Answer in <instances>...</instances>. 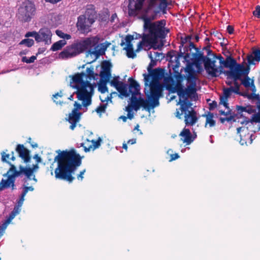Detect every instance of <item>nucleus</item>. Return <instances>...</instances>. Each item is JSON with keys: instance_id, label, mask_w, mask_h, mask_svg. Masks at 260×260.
Masks as SVG:
<instances>
[{"instance_id": "de8ad7c7", "label": "nucleus", "mask_w": 260, "mask_h": 260, "mask_svg": "<svg viewBox=\"0 0 260 260\" xmlns=\"http://www.w3.org/2000/svg\"><path fill=\"white\" fill-rule=\"evenodd\" d=\"M235 115H230L229 116H228L226 117H220L219 118V120L221 123H223L225 121L228 122L231 121L232 120H233L234 121H235Z\"/></svg>"}, {"instance_id": "f03ea898", "label": "nucleus", "mask_w": 260, "mask_h": 260, "mask_svg": "<svg viewBox=\"0 0 260 260\" xmlns=\"http://www.w3.org/2000/svg\"><path fill=\"white\" fill-rule=\"evenodd\" d=\"M98 76V74L94 73L92 66L87 67L85 72L77 73L71 76L70 86L77 89L74 93L79 100L82 101L84 107H87L91 103L94 88L90 81L97 79Z\"/></svg>"}, {"instance_id": "b1692460", "label": "nucleus", "mask_w": 260, "mask_h": 260, "mask_svg": "<svg viewBox=\"0 0 260 260\" xmlns=\"http://www.w3.org/2000/svg\"><path fill=\"white\" fill-rule=\"evenodd\" d=\"M102 139L99 137L97 140H92L91 142L92 144L87 145L86 143H81L80 147H83L85 152H87L89 151L91 149L94 150L98 148L101 145Z\"/></svg>"}, {"instance_id": "39448f33", "label": "nucleus", "mask_w": 260, "mask_h": 260, "mask_svg": "<svg viewBox=\"0 0 260 260\" xmlns=\"http://www.w3.org/2000/svg\"><path fill=\"white\" fill-rule=\"evenodd\" d=\"M148 73V75L144 74L145 85H148V82H150V91L160 98L162 94V86L159 81L164 76V70L158 68Z\"/></svg>"}, {"instance_id": "473e14b6", "label": "nucleus", "mask_w": 260, "mask_h": 260, "mask_svg": "<svg viewBox=\"0 0 260 260\" xmlns=\"http://www.w3.org/2000/svg\"><path fill=\"white\" fill-rule=\"evenodd\" d=\"M197 89L196 87L188 86L187 88L184 89L183 92V98L186 99L187 97L195 93H196Z\"/></svg>"}, {"instance_id": "79ce46f5", "label": "nucleus", "mask_w": 260, "mask_h": 260, "mask_svg": "<svg viewBox=\"0 0 260 260\" xmlns=\"http://www.w3.org/2000/svg\"><path fill=\"white\" fill-rule=\"evenodd\" d=\"M148 55H149V57L150 58L151 60H150V62L149 63L148 67L147 68V70H148V72H150V71H151L153 70L152 69L153 67H154L155 66H156V62L157 60L152 58V55L151 54H149Z\"/></svg>"}, {"instance_id": "8fccbe9b", "label": "nucleus", "mask_w": 260, "mask_h": 260, "mask_svg": "<svg viewBox=\"0 0 260 260\" xmlns=\"http://www.w3.org/2000/svg\"><path fill=\"white\" fill-rule=\"evenodd\" d=\"M149 54H151L152 55V58L155 59L156 60H158L160 59V56H161L162 54L161 53H159L157 52H150Z\"/></svg>"}, {"instance_id": "49530a36", "label": "nucleus", "mask_w": 260, "mask_h": 260, "mask_svg": "<svg viewBox=\"0 0 260 260\" xmlns=\"http://www.w3.org/2000/svg\"><path fill=\"white\" fill-rule=\"evenodd\" d=\"M107 104H101L99 107H98L96 108L95 111L98 113H105L106 111V109L107 108Z\"/></svg>"}, {"instance_id": "6e6d98bb", "label": "nucleus", "mask_w": 260, "mask_h": 260, "mask_svg": "<svg viewBox=\"0 0 260 260\" xmlns=\"http://www.w3.org/2000/svg\"><path fill=\"white\" fill-rule=\"evenodd\" d=\"M236 109L239 114H241L243 112H246V107H244L242 106H237Z\"/></svg>"}, {"instance_id": "bf43d9fd", "label": "nucleus", "mask_w": 260, "mask_h": 260, "mask_svg": "<svg viewBox=\"0 0 260 260\" xmlns=\"http://www.w3.org/2000/svg\"><path fill=\"white\" fill-rule=\"evenodd\" d=\"M15 214L13 213H10L8 218L5 220V222H6L7 224H9L12 220L15 217Z\"/></svg>"}, {"instance_id": "9d476101", "label": "nucleus", "mask_w": 260, "mask_h": 260, "mask_svg": "<svg viewBox=\"0 0 260 260\" xmlns=\"http://www.w3.org/2000/svg\"><path fill=\"white\" fill-rule=\"evenodd\" d=\"M242 67L239 66L236 69L235 71H230L229 75L233 79L234 82V84L235 87H233V89L234 90V93L240 94L239 88L240 85L237 82L238 80H240L242 76H247L248 75L250 71L249 66H247L245 69H241Z\"/></svg>"}, {"instance_id": "2f4dec72", "label": "nucleus", "mask_w": 260, "mask_h": 260, "mask_svg": "<svg viewBox=\"0 0 260 260\" xmlns=\"http://www.w3.org/2000/svg\"><path fill=\"white\" fill-rule=\"evenodd\" d=\"M16 173L19 176L21 174H24L27 178H29L32 175V168H24L22 166H20L19 173Z\"/></svg>"}, {"instance_id": "4d7b16f0", "label": "nucleus", "mask_w": 260, "mask_h": 260, "mask_svg": "<svg viewBox=\"0 0 260 260\" xmlns=\"http://www.w3.org/2000/svg\"><path fill=\"white\" fill-rule=\"evenodd\" d=\"M146 43V41H144L143 39H142V41L139 42L137 45V48L135 52H139L142 48L143 46L144 45V43Z\"/></svg>"}, {"instance_id": "f8f14e48", "label": "nucleus", "mask_w": 260, "mask_h": 260, "mask_svg": "<svg viewBox=\"0 0 260 260\" xmlns=\"http://www.w3.org/2000/svg\"><path fill=\"white\" fill-rule=\"evenodd\" d=\"M145 0H128L127 10L129 17H136L142 9Z\"/></svg>"}, {"instance_id": "a878e982", "label": "nucleus", "mask_w": 260, "mask_h": 260, "mask_svg": "<svg viewBox=\"0 0 260 260\" xmlns=\"http://www.w3.org/2000/svg\"><path fill=\"white\" fill-rule=\"evenodd\" d=\"M8 175L7 179H3L0 184V189L3 190L4 188H9L10 186H12V189H14V182L15 179L13 176Z\"/></svg>"}, {"instance_id": "5701e85b", "label": "nucleus", "mask_w": 260, "mask_h": 260, "mask_svg": "<svg viewBox=\"0 0 260 260\" xmlns=\"http://www.w3.org/2000/svg\"><path fill=\"white\" fill-rule=\"evenodd\" d=\"M180 136L181 137V141H182L184 143H186V145L191 144L194 139L190 130L188 128H184L180 134Z\"/></svg>"}, {"instance_id": "423d86ee", "label": "nucleus", "mask_w": 260, "mask_h": 260, "mask_svg": "<svg viewBox=\"0 0 260 260\" xmlns=\"http://www.w3.org/2000/svg\"><path fill=\"white\" fill-rule=\"evenodd\" d=\"M189 106L187 104H182L180 106V110H177L176 112V116L179 118L181 119L182 116L184 114V122L186 125L192 126L198 120L197 116V113L194 110L191 111L188 110Z\"/></svg>"}, {"instance_id": "5fc2aeb1", "label": "nucleus", "mask_w": 260, "mask_h": 260, "mask_svg": "<svg viewBox=\"0 0 260 260\" xmlns=\"http://www.w3.org/2000/svg\"><path fill=\"white\" fill-rule=\"evenodd\" d=\"M246 112L248 114H252L256 112V109L252 106H246Z\"/></svg>"}, {"instance_id": "f257e3e1", "label": "nucleus", "mask_w": 260, "mask_h": 260, "mask_svg": "<svg viewBox=\"0 0 260 260\" xmlns=\"http://www.w3.org/2000/svg\"><path fill=\"white\" fill-rule=\"evenodd\" d=\"M58 154L54 158L57 167L54 170L55 177L57 179L72 183L75 179L72 174L82 164V157L75 149L56 151Z\"/></svg>"}, {"instance_id": "a19ab883", "label": "nucleus", "mask_w": 260, "mask_h": 260, "mask_svg": "<svg viewBox=\"0 0 260 260\" xmlns=\"http://www.w3.org/2000/svg\"><path fill=\"white\" fill-rule=\"evenodd\" d=\"M191 36L190 35H188L185 36V37L183 38L181 37V45L180 46V50L181 51V47H184V45L186 44L187 42H189L191 40Z\"/></svg>"}, {"instance_id": "c85d7f7f", "label": "nucleus", "mask_w": 260, "mask_h": 260, "mask_svg": "<svg viewBox=\"0 0 260 260\" xmlns=\"http://www.w3.org/2000/svg\"><path fill=\"white\" fill-rule=\"evenodd\" d=\"M198 47H196L195 45L193 42L190 41L189 42V45H185L184 47V52H182L180 51L179 56H182L184 54H185V55L184 56V58L185 59H187L189 57V53H188L187 52L188 51V50H191L192 49H194L196 51H198Z\"/></svg>"}, {"instance_id": "4468645a", "label": "nucleus", "mask_w": 260, "mask_h": 260, "mask_svg": "<svg viewBox=\"0 0 260 260\" xmlns=\"http://www.w3.org/2000/svg\"><path fill=\"white\" fill-rule=\"evenodd\" d=\"M119 76L114 77L113 79L110 81V85L116 89L119 93V96L128 97L129 96L128 92L129 85L122 81H119Z\"/></svg>"}, {"instance_id": "a211bd4d", "label": "nucleus", "mask_w": 260, "mask_h": 260, "mask_svg": "<svg viewBox=\"0 0 260 260\" xmlns=\"http://www.w3.org/2000/svg\"><path fill=\"white\" fill-rule=\"evenodd\" d=\"M193 61L192 63L194 64L198 69H200L202 68V62L204 63L207 56L204 55L202 50L200 51L198 48V51L193 53Z\"/></svg>"}, {"instance_id": "c756f323", "label": "nucleus", "mask_w": 260, "mask_h": 260, "mask_svg": "<svg viewBox=\"0 0 260 260\" xmlns=\"http://www.w3.org/2000/svg\"><path fill=\"white\" fill-rule=\"evenodd\" d=\"M186 79L188 83V86L196 87L197 77L194 71L190 70L188 72V75Z\"/></svg>"}, {"instance_id": "4c0bfd02", "label": "nucleus", "mask_w": 260, "mask_h": 260, "mask_svg": "<svg viewBox=\"0 0 260 260\" xmlns=\"http://www.w3.org/2000/svg\"><path fill=\"white\" fill-rule=\"evenodd\" d=\"M63 96L61 91L59 92H57L53 95L52 99L56 104L61 105L63 103V101L60 100Z\"/></svg>"}, {"instance_id": "7ed1b4c3", "label": "nucleus", "mask_w": 260, "mask_h": 260, "mask_svg": "<svg viewBox=\"0 0 260 260\" xmlns=\"http://www.w3.org/2000/svg\"><path fill=\"white\" fill-rule=\"evenodd\" d=\"M158 11L154 12V14L150 18H144V31L145 33L143 34L144 41L152 45L157 43L159 39L166 38L169 30L165 27L166 21L165 19L152 22L156 18Z\"/></svg>"}, {"instance_id": "393cba45", "label": "nucleus", "mask_w": 260, "mask_h": 260, "mask_svg": "<svg viewBox=\"0 0 260 260\" xmlns=\"http://www.w3.org/2000/svg\"><path fill=\"white\" fill-rule=\"evenodd\" d=\"M202 116L205 117L206 121L204 127L205 128L212 127L215 126L216 121L214 119V115L211 112H208L202 115Z\"/></svg>"}, {"instance_id": "c03bdc74", "label": "nucleus", "mask_w": 260, "mask_h": 260, "mask_svg": "<svg viewBox=\"0 0 260 260\" xmlns=\"http://www.w3.org/2000/svg\"><path fill=\"white\" fill-rule=\"evenodd\" d=\"M107 82H105V81H103L99 86V91L102 93H104L108 91V87L106 86V83Z\"/></svg>"}, {"instance_id": "4be33fe9", "label": "nucleus", "mask_w": 260, "mask_h": 260, "mask_svg": "<svg viewBox=\"0 0 260 260\" xmlns=\"http://www.w3.org/2000/svg\"><path fill=\"white\" fill-rule=\"evenodd\" d=\"M247 62L248 66L255 64V61H260V49H252V52L250 54H248L247 56Z\"/></svg>"}, {"instance_id": "a18cd8bd", "label": "nucleus", "mask_w": 260, "mask_h": 260, "mask_svg": "<svg viewBox=\"0 0 260 260\" xmlns=\"http://www.w3.org/2000/svg\"><path fill=\"white\" fill-rule=\"evenodd\" d=\"M20 45H25L27 47L32 46V40L30 39H25L22 40L19 43Z\"/></svg>"}, {"instance_id": "ea45409f", "label": "nucleus", "mask_w": 260, "mask_h": 260, "mask_svg": "<svg viewBox=\"0 0 260 260\" xmlns=\"http://www.w3.org/2000/svg\"><path fill=\"white\" fill-rule=\"evenodd\" d=\"M167 7V0H161L159 4L158 9L159 10V12L161 11L163 14L166 13V8Z\"/></svg>"}, {"instance_id": "13d9d810", "label": "nucleus", "mask_w": 260, "mask_h": 260, "mask_svg": "<svg viewBox=\"0 0 260 260\" xmlns=\"http://www.w3.org/2000/svg\"><path fill=\"white\" fill-rule=\"evenodd\" d=\"M9 154H6L5 152H3L2 153V160L3 162H7L8 164L10 162L6 159V158H9Z\"/></svg>"}, {"instance_id": "680f3d73", "label": "nucleus", "mask_w": 260, "mask_h": 260, "mask_svg": "<svg viewBox=\"0 0 260 260\" xmlns=\"http://www.w3.org/2000/svg\"><path fill=\"white\" fill-rule=\"evenodd\" d=\"M22 61L26 62V63L32 62V56L30 57L29 59H28L26 56H23L22 58Z\"/></svg>"}, {"instance_id": "9b49d317", "label": "nucleus", "mask_w": 260, "mask_h": 260, "mask_svg": "<svg viewBox=\"0 0 260 260\" xmlns=\"http://www.w3.org/2000/svg\"><path fill=\"white\" fill-rule=\"evenodd\" d=\"M32 9V4L29 1L24 2L18 9L17 17L18 19L24 22L30 21L31 10Z\"/></svg>"}, {"instance_id": "cd10ccee", "label": "nucleus", "mask_w": 260, "mask_h": 260, "mask_svg": "<svg viewBox=\"0 0 260 260\" xmlns=\"http://www.w3.org/2000/svg\"><path fill=\"white\" fill-rule=\"evenodd\" d=\"M156 11H158V14L159 13V10L158 8L154 7L153 0H151L148 7L145 10V14L143 16V19L144 20V18H150L151 16L153 15Z\"/></svg>"}, {"instance_id": "37998d69", "label": "nucleus", "mask_w": 260, "mask_h": 260, "mask_svg": "<svg viewBox=\"0 0 260 260\" xmlns=\"http://www.w3.org/2000/svg\"><path fill=\"white\" fill-rule=\"evenodd\" d=\"M111 67V64L109 61H104L102 64V71H110Z\"/></svg>"}, {"instance_id": "dca6fc26", "label": "nucleus", "mask_w": 260, "mask_h": 260, "mask_svg": "<svg viewBox=\"0 0 260 260\" xmlns=\"http://www.w3.org/2000/svg\"><path fill=\"white\" fill-rule=\"evenodd\" d=\"M99 39L97 37L86 38L84 40H81L80 42L84 51L88 50L87 52L89 54L90 50H95L98 47Z\"/></svg>"}, {"instance_id": "1a4fd4ad", "label": "nucleus", "mask_w": 260, "mask_h": 260, "mask_svg": "<svg viewBox=\"0 0 260 260\" xmlns=\"http://www.w3.org/2000/svg\"><path fill=\"white\" fill-rule=\"evenodd\" d=\"M83 52L84 50L80 41L67 46L66 49L59 53L58 57L62 59L72 58Z\"/></svg>"}, {"instance_id": "69168bd1", "label": "nucleus", "mask_w": 260, "mask_h": 260, "mask_svg": "<svg viewBox=\"0 0 260 260\" xmlns=\"http://www.w3.org/2000/svg\"><path fill=\"white\" fill-rule=\"evenodd\" d=\"M214 58L218 59L219 61V63H220V65H221V64L222 63L223 60H224V58L221 55H216V54L214 55Z\"/></svg>"}, {"instance_id": "58836bf2", "label": "nucleus", "mask_w": 260, "mask_h": 260, "mask_svg": "<svg viewBox=\"0 0 260 260\" xmlns=\"http://www.w3.org/2000/svg\"><path fill=\"white\" fill-rule=\"evenodd\" d=\"M56 34L60 38L63 39V40H70L71 39V36L69 34H65L60 30H56L55 31Z\"/></svg>"}, {"instance_id": "052dcab7", "label": "nucleus", "mask_w": 260, "mask_h": 260, "mask_svg": "<svg viewBox=\"0 0 260 260\" xmlns=\"http://www.w3.org/2000/svg\"><path fill=\"white\" fill-rule=\"evenodd\" d=\"M86 171V170L85 169H84L83 170L81 171L79 174H78L77 175V179L79 180H80V181H82L84 178L83 177V175L84 174L85 172Z\"/></svg>"}, {"instance_id": "412c9836", "label": "nucleus", "mask_w": 260, "mask_h": 260, "mask_svg": "<svg viewBox=\"0 0 260 260\" xmlns=\"http://www.w3.org/2000/svg\"><path fill=\"white\" fill-rule=\"evenodd\" d=\"M234 90L233 89V86L229 88H224L223 90V95L220 96L219 104H222L226 109H229V104L228 103V98H229Z\"/></svg>"}, {"instance_id": "0e129e2a", "label": "nucleus", "mask_w": 260, "mask_h": 260, "mask_svg": "<svg viewBox=\"0 0 260 260\" xmlns=\"http://www.w3.org/2000/svg\"><path fill=\"white\" fill-rule=\"evenodd\" d=\"M217 102L215 101H212V102L209 104L210 110H212L215 109L217 107Z\"/></svg>"}, {"instance_id": "20e7f679", "label": "nucleus", "mask_w": 260, "mask_h": 260, "mask_svg": "<svg viewBox=\"0 0 260 260\" xmlns=\"http://www.w3.org/2000/svg\"><path fill=\"white\" fill-rule=\"evenodd\" d=\"M128 81L129 84L128 92L129 94H132L131 103L133 109L135 111H138L140 107H142L147 111H150L151 109L154 108L159 105V98L152 94L150 91L149 94L146 93L147 100H145L141 98L138 99L136 95L140 93V86L132 78H129Z\"/></svg>"}, {"instance_id": "6ab92c4d", "label": "nucleus", "mask_w": 260, "mask_h": 260, "mask_svg": "<svg viewBox=\"0 0 260 260\" xmlns=\"http://www.w3.org/2000/svg\"><path fill=\"white\" fill-rule=\"evenodd\" d=\"M221 66L226 68H230L231 71H235L239 66L242 67L241 68L242 70L246 68V67H245L243 64L237 63L236 60L231 56H228L225 60L224 59Z\"/></svg>"}, {"instance_id": "603ef678", "label": "nucleus", "mask_w": 260, "mask_h": 260, "mask_svg": "<svg viewBox=\"0 0 260 260\" xmlns=\"http://www.w3.org/2000/svg\"><path fill=\"white\" fill-rule=\"evenodd\" d=\"M28 190L32 191V186H29L27 187L25 186L24 188V190L21 195L20 198H22V199H24V197L25 196L26 194L28 192Z\"/></svg>"}, {"instance_id": "0eeeda50", "label": "nucleus", "mask_w": 260, "mask_h": 260, "mask_svg": "<svg viewBox=\"0 0 260 260\" xmlns=\"http://www.w3.org/2000/svg\"><path fill=\"white\" fill-rule=\"evenodd\" d=\"M87 12L85 15H80L77 18L76 27L80 33L87 34L91 31V26L95 22L94 15L91 14L88 17L86 16Z\"/></svg>"}, {"instance_id": "864d4df0", "label": "nucleus", "mask_w": 260, "mask_h": 260, "mask_svg": "<svg viewBox=\"0 0 260 260\" xmlns=\"http://www.w3.org/2000/svg\"><path fill=\"white\" fill-rule=\"evenodd\" d=\"M253 15L258 18H260V6L257 5L255 10L253 12Z\"/></svg>"}, {"instance_id": "338daca9", "label": "nucleus", "mask_w": 260, "mask_h": 260, "mask_svg": "<svg viewBox=\"0 0 260 260\" xmlns=\"http://www.w3.org/2000/svg\"><path fill=\"white\" fill-rule=\"evenodd\" d=\"M228 111H226V112H225L224 111H223V110H220L219 111V113L220 115H225V116H228L229 115H231V110L229 109H228Z\"/></svg>"}, {"instance_id": "f3484780", "label": "nucleus", "mask_w": 260, "mask_h": 260, "mask_svg": "<svg viewBox=\"0 0 260 260\" xmlns=\"http://www.w3.org/2000/svg\"><path fill=\"white\" fill-rule=\"evenodd\" d=\"M215 60H211L210 58L208 57L204 63V68L208 74L212 77H217L218 76V70L215 66Z\"/></svg>"}, {"instance_id": "72a5a7b5", "label": "nucleus", "mask_w": 260, "mask_h": 260, "mask_svg": "<svg viewBox=\"0 0 260 260\" xmlns=\"http://www.w3.org/2000/svg\"><path fill=\"white\" fill-rule=\"evenodd\" d=\"M245 78L243 79L241 78L242 84L246 88H248L249 87H253L252 90H255V86L253 83V81H252L251 82L250 79L248 77V75L244 76Z\"/></svg>"}, {"instance_id": "6e6552de", "label": "nucleus", "mask_w": 260, "mask_h": 260, "mask_svg": "<svg viewBox=\"0 0 260 260\" xmlns=\"http://www.w3.org/2000/svg\"><path fill=\"white\" fill-rule=\"evenodd\" d=\"M176 82L173 77H169L168 79V82L166 84V89L169 90L170 93H174L177 92L178 95L180 98H183V92L184 89L181 83V75L178 73L176 75Z\"/></svg>"}, {"instance_id": "3c124183", "label": "nucleus", "mask_w": 260, "mask_h": 260, "mask_svg": "<svg viewBox=\"0 0 260 260\" xmlns=\"http://www.w3.org/2000/svg\"><path fill=\"white\" fill-rule=\"evenodd\" d=\"M125 50L126 51V55L128 58H134L136 56V52L134 51V49H127Z\"/></svg>"}, {"instance_id": "f704fd0d", "label": "nucleus", "mask_w": 260, "mask_h": 260, "mask_svg": "<svg viewBox=\"0 0 260 260\" xmlns=\"http://www.w3.org/2000/svg\"><path fill=\"white\" fill-rule=\"evenodd\" d=\"M10 166L11 168L7 172V173L4 175V176H7V175L10 176H14V178L15 179L16 177L19 176V175H17L16 173H19V171H17L15 166L12 164L11 162L8 163Z\"/></svg>"}, {"instance_id": "e433bc0d", "label": "nucleus", "mask_w": 260, "mask_h": 260, "mask_svg": "<svg viewBox=\"0 0 260 260\" xmlns=\"http://www.w3.org/2000/svg\"><path fill=\"white\" fill-rule=\"evenodd\" d=\"M100 76L103 81H105V82H108L109 81L110 78L111 76V72L107 71H102L100 72Z\"/></svg>"}, {"instance_id": "09e8293b", "label": "nucleus", "mask_w": 260, "mask_h": 260, "mask_svg": "<svg viewBox=\"0 0 260 260\" xmlns=\"http://www.w3.org/2000/svg\"><path fill=\"white\" fill-rule=\"evenodd\" d=\"M34 159H35L37 162V164L34 165V172H35L39 168L38 163L41 162L42 161V159L40 156L38 155V154H35L34 155Z\"/></svg>"}, {"instance_id": "aec40b11", "label": "nucleus", "mask_w": 260, "mask_h": 260, "mask_svg": "<svg viewBox=\"0 0 260 260\" xmlns=\"http://www.w3.org/2000/svg\"><path fill=\"white\" fill-rule=\"evenodd\" d=\"M16 151L19 154V156L23 159L25 162H28L30 161V151L25 148L23 145H17Z\"/></svg>"}, {"instance_id": "ddd939ff", "label": "nucleus", "mask_w": 260, "mask_h": 260, "mask_svg": "<svg viewBox=\"0 0 260 260\" xmlns=\"http://www.w3.org/2000/svg\"><path fill=\"white\" fill-rule=\"evenodd\" d=\"M52 32L46 27L40 29L38 32L34 31V38L38 42H44L45 44L49 45L51 43Z\"/></svg>"}, {"instance_id": "c9c22d12", "label": "nucleus", "mask_w": 260, "mask_h": 260, "mask_svg": "<svg viewBox=\"0 0 260 260\" xmlns=\"http://www.w3.org/2000/svg\"><path fill=\"white\" fill-rule=\"evenodd\" d=\"M24 200V199H22V198H20L19 200L18 201L17 203V205L14 207L13 210L11 213L14 214L15 216L18 214L20 212V208L22 206Z\"/></svg>"}, {"instance_id": "2eb2a0df", "label": "nucleus", "mask_w": 260, "mask_h": 260, "mask_svg": "<svg viewBox=\"0 0 260 260\" xmlns=\"http://www.w3.org/2000/svg\"><path fill=\"white\" fill-rule=\"evenodd\" d=\"M74 108L72 110L71 113L69 114L68 121L71 125L70 128L74 130L76 126L77 123L79 121L81 113L78 111L81 109L82 106L80 104L75 102L74 104Z\"/></svg>"}, {"instance_id": "e2e57ef3", "label": "nucleus", "mask_w": 260, "mask_h": 260, "mask_svg": "<svg viewBox=\"0 0 260 260\" xmlns=\"http://www.w3.org/2000/svg\"><path fill=\"white\" fill-rule=\"evenodd\" d=\"M125 40L126 43H132V41L134 40V36L131 35H128L126 36Z\"/></svg>"}, {"instance_id": "774afa93", "label": "nucleus", "mask_w": 260, "mask_h": 260, "mask_svg": "<svg viewBox=\"0 0 260 260\" xmlns=\"http://www.w3.org/2000/svg\"><path fill=\"white\" fill-rule=\"evenodd\" d=\"M226 30L229 34H232L234 32V29L232 25H228L226 28Z\"/></svg>"}, {"instance_id": "7c9ffc66", "label": "nucleus", "mask_w": 260, "mask_h": 260, "mask_svg": "<svg viewBox=\"0 0 260 260\" xmlns=\"http://www.w3.org/2000/svg\"><path fill=\"white\" fill-rule=\"evenodd\" d=\"M67 44V41L65 40H60L54 43L51 46L50 50L52 51H56L60 50L63 46Z\"/></svg>"}, {"instance_id": "bb28decb", "label": "nucleus", "mask_w": 260, "mask_h": 260, "mask_svg": "<svg viewBox=\"0 0 260 260\" xmlns=\"http://www.w3.org/2000/svg\"><path fill=\"white\" fill-rule=\"evenodd\" d=\"M110 44V43L108 42L102 43L101 44V47L99 50L96 49H95V50H90L89 54L95 55L96 57L99 56L100 55L104 54L105 51Z\"/></svg>"}]
</instances>
